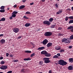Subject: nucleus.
Wrapping results in <instances>:
<instances>
[{
	"label": "nucleus",
	"mask_w": 73,
	"mask_h": 73,
	"mask_svg": "<svg viewBox=\"0 0 73 73\" xmlns=\"http://www.w3.org/2000/svg\"><path fill=\"white\" fill-rule=\"evenodd\" d=\"M58 62V64L60 65H62V66H64V65H66L67 64V63L66 62L62 60L59 61Z\"/></svg>",
	"instance_id": "nucleus-1"
},
{
	"label": "nucleus",
	"mask_w": 73,
	"mask_h": 73,
	"mask_svg": "<svg viewBox=\"0 0 73 73\" xmlns=\"http://www.w3.org/2000/svg\"><path fill=\"white\" fill-rule=\"evenodd\" d=\"M62 43L64 42L65 44H69V43L70 42V41L68 40V39L66 38H63L62 40Z\"/></svg>",
	"instance_id": "nucleus-2"
},
{
	"label": "nucleus",
	"mask_w": 73,
	"mask_h": 73,
	"mask_svg": "<svg viewBox=\"0 0 73 73\" xmlns=\"http://www.w3.org/2000/svg\"><path fill=\"white\" fill-rule=\"evenodd\" d=\"M45 63L48 64L50 62V61L49 60V58H44Z\"/></svg>",
	"instance_id": "nucleus-3"
},
{
	"label": "nucleus",
	"mask_w": 73,
	"mask_h": 73,
	"mask_svg": "<svg viewBox=\"0 0 73 73\" xmlns=\"http://www.w3.org/2000/svg\"><path fill=\"white\" fill-rule=\"evenodd\" d=\"M52 35V33L50 32H47L44 33V36H50Z\"/></svg>",
	"instance_id": "nucleus-4"
},
{
	"label": "nucleus",
	"mask_w": 73,
	"mask_h": 73,
	"mask_svg": "<svg viewBox=\"0 0 73 73\" xmlns=\"http://www.w3.org/2000/svg\"><path fill=\"white\" fill-rule=\"evenodd\" d=\"M48 41L47 39H45L43 41L42 44L43 45H46L48 43Z\"/></svg>",
	"instance_id": "nucleus-5"
},
{
	"label": "nucleus",
	"mask_w": 73,
	"mask_h": 73,
	"mask_svg": "<svg viewBox=\"0 0 73 73\" xmlns=\"http://www.w3.org/2000/svg\"><path fill=\"white\" fill-rule=\"evenodd\" d=\"M13 31L15 33H17L19 31V29L17 28H14L13 29Z\"/></svg>",
	"instance_id": "nucleus-6"
},
{
	"label": "nucleus",
	"mask_w": 73,
	"mask_h": 73,
	"mask_svg": "<svg viewBox=\"0 0 73 73\" xmlns=\"http://www.w3.org/2000/svg\"><path fill=\"white\" fill-rule=\"evenodd\" d=\"M7 68V66H3L0 67L1 69H2L3 70L6 69Z\"/></svg>",
	"instance_id": "nucleus-7"
},
{
	"label": "nucleus",
	"mask_w": 73,
	"mask_h": 73,
	"mask_svg": "<svg viewBox=\"0 0 73 73\" xmlns=\"http://www.w3.org/2000/svg\"><path fill=\"white\" fill-rule=\"evenodd\" d=\"M44 24H47V25H49L50 24V23L48 21H45L43 22Z\"/></svg>",
	"instance_id": "nucleus-8"
},
{
	"label": "nucleus",
	"mask_w": 73,
	"mask_h": 73,
	"mask_svg": "<svg viewBox=\"0 0 73 73\" xmlns=\"http://www.w3.org/2000/svg\"><path fill=\"white\" fill-rule=\"evenodd\" d=\"M12 16H11L10 17L9 19H13V17L15 18L16 16V14H14L13 13H12Z\"/></svg>",
	"instance_id": "nucleus-9"
},
{
	"label": "nucleus",
	"mask_w": 73,
	"mask_h": 73,
	"mask_svg": "<svg viewBox=\"0 0 73 73\" xmlns=\"http://www.w3.org/2000/svg\"><path fill=\"white\" fill-rule=\"evenodd\" d=\"M44 49H45V47H42L38 48L37 50H43Z\"/></svg>",
	"instance_id": "nucleus-10"
},
{
	"label": "nucleus",
	"mask_w": 73,
	"mask_h": 73,
	"mask_svg": "<svg viewBox=\"0 0 73 73\" xmlns=\"http://www.w3.org/2000/svg\"><path fill=\"white\" fill-rule=\"evenodd\" d=\"M68 69L69 70H73V66H70L68 67Z\"/></svg>",
	"instance_id": "nucleus-11"
},
{
	"label": "nucleus",
	"mask_w": 73,
	"mask_h": 73,
	"mask_svg": "<svg viewBox=\"0 0 73 73\" xmlns=\"http://www.w3.org/2000/svg\"><path fill=\"white\" fill-rule=\"evenodd\" d=\"M55 49L56 50H60L61 49V47L60 46H56L55 47Z\"/></svg>",
	"instance_id": "nucleus-12"
},
{
	"label": "nucleus",
	"mask_w": 73,
	"mask_h": 73,
	"mask_svg": "<svg viewBox=\"0 0 73 73\" xmlns=\"http://www.w3.org/2000/svg\"><path fill=\"white\" fill-rule=\"evenodd\" d=\"M68 61L70 63H72L73 62V58H69Z\"/></svg>",
	"instance_id": "nucleus-13"
},
{
	"label": "nucleus",
	"mask_w": 73,
	"mask_h": 73,
	"mask_svg": "<svg viewBox=\"0 0 73 73\" xmlns=\"http://www.w3.org/2000/svg\"><path fill=\"white\" fill-rule=\"evenodd\" d=\"M47 53V52L45 51H43L41 52V54H45V55H46Z\"/></svg>",
	"instance_id": "nucleus-14"
},
{
	"label": "nucleus",
	"mask_w": 73,
	"mask_h": 73,
	"mask_svg": "<svg viewBox=\"0 0 73 73\" xmlns=\"http://www.w3.org/2000/svg\"><path fill=\"white\" fill-rule=\"evenodd\" d=\"M5 42V40L4 39H2L0 40V42L1 44H4Z\"/></svg>",
	"instance_id": "nucleus-15"
},
{
	"label": "nucleus",
	"mask_w": 73,
	"mask_h": 73,
	"mask_svg": "<svg viewBox=\"0 0 73 73\" xmlns=\"http://www.w3.org/2000/svg\"><path fill=\"white\" fill-rule=\"evenodd\" d=\"M52 43L51 42L48 43L47 44V47H49L52 45Z\"/></svg>",
	"instance_id": "nucleus-16"
},
{
	"label": "nucleus",
	"mask_w": 73,
	"mask_h": 73,
	"mask_svg": "<svg viewBox=\"0 0 73 73\" xmlns=\"http://www.w3.org/2000/svg\"><path fill=\"white\" fill-rule=\"evenodd\" d=\"M31 25V23H26L25 25V26L26 27H29Z\"/></svg>",
	"instance_id": "nucleus-17"
},
{
	"label": "nucleus",
	"mask_w": 73,
	"mask_h": 73,
	"mask_svg": "<svg viewBox=\"0 0 73 73\" xmlns=\"http://www.w3.org/2000/svg\"><path fill=\"white\" fill-rule=\"evenodd\" d=\"M62 12V10H59V11L56 13V15H59Z\"/></svg>",
	"instance_id": "nucleus-18"
},
{
	"label": "nucleus",
	"mask_w": 73,
	"mask_h": 73,
	"mask_svg": "<svg viewBox=\"0 0 73 73\" xmlns=\"http://www.w3.org/2000/svg\"><path fill=\"white\" fill-rule=\"evenodd\" d=\"M45 56L46 57H50V56H51V54H49L48 53V52H47V53H46V55H45Z\"/></svg>",
	"instance_id": "nucleus-19"
},
{
	"label": "nucleus",
	"mask_w": 73,
	"mask_h": 73,
	"mask_svg": "<svg viewBox=\"0 0 73 73\" xmlns=\"http://www.w3.org/2000/svg\"><path fill=\"white\" fill-rule=\"evenodd\" d=\"M31 60V59L30 58H24V61H28L29 60Z\"/></svg>",
	"instance_id": "nucleus-20"
},
{
	"label": "nucleus",
	"mask_w": 73,
	"mask_h": 73,
	"mask_svg": "<svg viewBox=\"0 0 73 73\" xmlns=\"http://www.w3.org/2000/svg\"><path fill=\"white\" fill-rule=\"evenodd\" d=\"M59 57L57 55L54 56L53 57V58H58Z\"/></svg>",
	"instance_id": "nucleus-21"
},
{
	"label": "nucleus",
	"mask_w": 73,
	"mask_h": 73,
	"mask_svg": "<svg viewBox=\"0 0 73 73\" xmlns=\"http://www.w3.org/2000/svg\"><path fill=\"white\" fill-rule=\"evenodd\" d=\"M24 7H25V5H21L19 7V9H23V8H24Z\"/></svg>",
	"instance_id": "nucleus-22"
},
{
	"label": "nucleus",
	"mask_w": 73,
	"mask_h": 73,
	"mask_svg": "<svg viewBox=\"0 0 73 73\" xmlns=\"http://www.w3.org/2000/svg\"><path fill=\"white\" fill-rule=\"evenodd\" d=\"M55 6L56 8L57 9L58 8V4L57 3H56L55 4Z\"/></svg>",
	"instance_id": "nucleus-23"
},
{
	"label": "nucleus",
	"mask_w": 73,
	"mask_h": 73,
	"mask_svg": "<svg viewBox=\"0 0 73 73\" xmlns=\"http://www.w3.org/2000/svg\"><path fill=\"white\" fill-rule=\"evenodd\" d=\"M5 20V18H2L1 19H0V21H4Z\"/></svg>",
	"instance_id": "nucleus-24"
},
{
	"label": "nucleus",
	"mask_w": 73,
	"mask_h": 73,
	"mask_svg": "<svg viewBox=\"0 0 73 73\" xmlns=\"http://www.w3.org/2000/svg\"><path fill=\"white\" fill-rule=\"evenodd\" d=\"M72 28H73V26H71L67 28V29H72Z\"/></svg>",
	"instance_id": "nucleus-25"
},
{
	"label": "nucleus",
	"mask_w": 73,
	"mask_h": 73,
	"mask_svg": "<svg viewBox=\"0 0 73 73\" xmlns=\"http://www.w3.org/2000/svg\"><path fill=\"white\" fill-rule=\"evenodd\" d=\"M53 20H54V19H53V18H51L49 19V21H50V22H52Z\"/></svg>",
	"instance_id": "nucleus-26"
},
{
	"label": "nucleus",
	"mask_w": 73,
	"mask_h": 73,
	"mask_svg": "<svg viewBox=\"0 0 73 73\" xmlns=\"http://www.w3.org/2000/svg\"><path fill=\"white\" fill-rule=\"evenodd\" d=\"M25 52L27 53H31V51H25Z\"/></svg>",
	"instance_id": "nucleus-27"
},
{
	"label": "nucleus",
	"mask_w": 73,
	"mask_h": 73,
	"mask_svg": "<svg viewBox=\"0 0 73 73\" xmlns=\"http://www.w3.org/2000/svg\"><path fill=\"white\" fill-rule=\"evenodd\" d=\"M31 44V45H32L33 46V47H32V48H35V44H33V43L32 42H31L30 43Z\"/></svg>",
	"instance_id": "nucleus-28"
},
{
	"label": "nucleus",
	"mask_w": 73,
	"mask_h": 73,
	"mask_svg": "<svg viewBox=\"0 0 73 73\" xmlns=\"http://www.w3.org/2000/svg\"><path fill=\"white\" fill-rule=\"evenodd\" d=\"M18 13V12H17L15 11H13L12 13H13V14H14V15H16V14H17Z\"/></svg>",
	"instance_id": "nucleus-29"
},
{
	"label": "nucleus",
	"mask_w": 73,
	"mask_h": 73,
	"mask_svg": "<svg viewBox=\"0 0 73 73\" xmlns=\"http://www.w3.org/2000/svg\"><path fill=\"white\" fill-rule=\"evenodd\" d=\"M24 70H25L23 68L21 70V72H22V73H25V71Z\"/></svg>",
	"instance_id": "nucleus-30"
},
{
	"label": "nucleus",
	"mask_w": 73,
	"mask_h": 73,
	"mask_svg": "<svg viewBox=\"0 0 73 73\" xmlns=\"http://www.w3.org/2000/svg\"><path fill=\"white\" fill-rule=\"evenodd\" d=\"M69 24L73 23V20H70L69 22Z\"/></svg>",
	"instance_id": "nucleus-31"
},
{
	"label": "nucleus",
	"mask_w": 73,
	"mask_h": 73,
	"mask_svg": "<svg viewBox=\"0 0 73 73\" xmlns=\"http://www.w3.org/2000/svg\"><path fill=\"white\" fill-rule=\"evenodd\" d=\"M5 8V6H2L1 7V9H4Z\"/></svg>",
	"instance_id": "nucleus-32"
},
{
	"label": "nucleus",
	"mask_w": 73,
	"mask_h": 73,
	"mask_svg": "<svg viewBox=\"0 0 73 73\" xmlns=\"http://www.w3.org/2000/svg\"><path fill=\"white\" fill-rule=\"evenodd\" d=\"M68 19H69V17L67 16L65 18V20L66 21H67L68 20Z\"/></svg>",
	"instance_id": "nucleus-33"
},
{
	"label": "nucleus",
	"mask_w": 73,
	"mask_h": 73,
	"mask_svg": "<svg viewBox=\"0 0 73 73\" xmlns=\"http://www.w3.org/2000/svg\"><path fill=\"white\" fill-rule=\"evenodd\" d=\"M70 40H72L73 39V35H72L71 36H70Z\"/></svg>",
	"instance_id": "nucleus-34"
},
{
	"label": "nucleus",
	"mask_w": 73,
	"mask_h": 73,
	"mask_svg": "<svg viewBox=\"0 0 73 73\" xmlns=\"http://www.w3.org/2000/svg\"><path fill=\"white\" fill-rule=\"evenodd\" d=\"M69 19L70 20H73V16H70L69 17Z\"/></svg>",
	"instance_id": "nucleus-35"
},
{
	"label": "nucleus",
	"mask_w": 73,
	"mask_h": 73,
	"mask_svg": "<svg viewBox=\"0 0 73 73\" xmlns=\"http://www.w3.org/2000/svg\"><path fill=\"white\" fill-rule=\"evenodd\" d=\"M34 56H35V53H33L31 55V57H33Z\"/></svg>",
	"instance_id": "nucleus-36"
},
{
	"label": "nucleus",
	"mask_w": 73,
	"mask_h": 73,
	"mask_svg": "<svg viewBox=\"0 0 73 73\" xmlns=\"http://www.w3.org/2000/svg\"><path fill=\"white\" fill-rule=\"evenodd\" d=\"M1 64H5V62L3 60L1 61V62L0 63Z\"/></svg>",
	"instance_id": "nucleus-37"
},
{
	"label": "nucleus",
	"mask_w": 73,
	"mask_h": 73,
	"mask_svg": "<svg viewBox=\"0 0 73 73\" xmlns=\"http://www.w3.org/2000/svg\"><path fill=\"white\" fill-rule=\"evenodd\" d=\"M5 12V10H0V12L1 13L4 12Z\"/></svg>",
	"instance_id": "nucleus-38"
},
{
	"label": "nucleus",
	"mask_w": 73,
	"mask_h": 73,
	"mask_svg": "<svg viewBox=\"0 0 73 73\" xmlns=\"http://www.w3.org/2000/svg\"><path fill=\"white\" fill-rule=\"evenodd\" d=\"M43 64V62H42V61H40L39 63V65H42V64Z\"/></svg>",
	"instance_id": "nucleus-39"
},
{
	"label": "nucleus",
	"mask_w": 73,
	"mask_h": 73,
	"mask_svg": "<svg viewBox=\"0 0 73 73\" xmlns=\"http://www.w3.org/2000/svg\"><path fill=\"white\" fill-rule=\"evenodd\" d=\"M64 50L61 49L60 50V53H62V52H64Z\"/></svg>",
	"instance_id": "nucleus-40"
},
{
	"label": "nucleus",
	"mask_w": 73,
	"mask_h": 73,
	"mask_svg": "<svg viewBox=\"0 0 73 73\" xmlns=\"http://www.w3.org/2000/svg\"><path fill=\"white\" fill-rule=\"evenodd\" d=\"M26 14H31V13L29 11H27V12L26 13Z\"/></svg>",
	"instance_id": "nucleus-41"
},
{
	"label": "nucleus",
	"mask_w": 73,
	"mask_h": 73,
	"mask_svg": "<svg viewBox=\"0 0 73 73\" xmlns=\"http://www.w3.org/2000/svg\"><path fill=\"white\" fill-rule=\"evenodd\" d=\"M55 26H56V25H53L51 27V28H54V27Z\"/></svg>",
	"instance_id": "nucleus-42"
},
{
	"label": "nucleus",
	"mask_w": 73,
	"mask_h": 73,
	"mask_svg": "<svg viewBox=\"0 0 73 73\" xmlns=\"http://www.w3.org/2000/svg\"><path fill=\"white\" fill-rule=\"evenodd\" d=\"M23 18H24L25 19H28L29 18L27 17V16H25L23 17Z\"/></svg>",
	"instance_id": "nucleus-43"
},
{
	"label": "nucleus",
	"mask_w": 73,
	"mask_h": 73,
	"mask_svg": "<svg viewBox=\"0 0 73 73\" xmlns=\"http://www.w3.org/2000/svg\"><path fill=\"white\" fill-rule=\"evenodd\" d=\"M62 29V27H60L58 28V30H61V29Z\"/></svg>",
	"instance_id": "nucleus-44"
},
{
	"label": "nucleus",
	"mask_w": 73,
	"mask_h": 73,
	"mask_svg": "<svg viewBox=\"0 0 73 73\" xmlns=\"http://www.w3.org/2000/svg\"><path fill=\"white\" fill-rule=\"evenodd\" d=\"M12 73V71H9L7 73Z\"/></svg>",
	"instance_id": "nucleus-45"
},
{
	"label": "nucleus",
	"mask_w": 73,
	"mask_h": 73,
	"mask_svg": "<svg viewBox=\"0 0 73 73\" xmlns=\"http://www.w3.org/2000/svg\"><path fill=\"white\" fill-rule=\"evenodd\" d=\"M18 61H19V60H15L14 61V62H18Z\"/></svg>",
	"instance_id": "nucleus-46"
},
{
	"label": "nucleus",
	"mask_w": 73,
	"mask_h": 73,
	"mask_svg": "<svg viewBox=\"0 0 73 73\" xmlns=\"http://www.w3.org/2000/svg\"><path fill=\"white\" fill-rule=\"evenodd\" d=\"M41 30V29L40 28H38L37 29V31H40Z\"/></svg>",
	"instance_id": "nucleus-47"
},
{
	"label": "nucleus",
	"mask_w": 73,
	"mask_h": 73,
	"mask_svg": "<svg viewBox=\"0 0 73 73\" xmlns=\"http://www.w3.org/2000/svg\"><path fill=\"white\" fill-rule=\"evenodd\" d=\"M68 48L69 49H71V48H72V46H70L68 47Z\"/></svg>",
	"instance_id": "nucleus-48"
},
{
	"label": "nucleus",
	"mask_w": 73,
	"mask_h": 73,
	"mask_svg": "<svg viewBox=\"0 0 73 73\" xmlns=\"http://www.w3.org/2000/svg\"><path fill=\"white\" fill-rule=\"evenodd\" d=\"M4 36V34H0V37H2V36Z\"/></svg>",
	"instance_id": "nucleus-49"
},
{
	"label": "nucleus",
	"mask_w": 73,
	"mask_h": 73,
	"mask_svg": "<svg viewBox=\"0 0 73 73\" xmlns=\"http://www.w3.org/2000/svg\"><path fill=\"white\" fill-rule=\"evenodd\" d=\"M8 56H9V53H6V56L7 57H8Z\"/></svg>",
	"instance_id": "nucleus-50"
},
{
	"label": "nucleus",
	"mask_w": 73,
	"mask_h": 73,
	"mask_svg": "<svg viewBox=\"0 0 73 73\" xmlns=\"http://www.w3.org/2000/svg\"><path fill=\"white\" fill-rule=\"evenodd\" d=\"M57 55L58 56H60V53L57 54Z\"/></svg>",
	"instance_id": "nucleus-51"
},
{
	"label": "nucleus",
	"mask_w": 73,
	"mask_h": 73,
	"mask_svg": "<svg viewBox=\"0 0 73 73\" xmlns=\"http://www.w3.org/2000/svg\"><path fill=\"white\" fill-rule=\"evenodd\" d=\"M9 56L11 57H13V55L12 54H10Z\"/></svg>",
	"instance_id": "nucleus-52"
},
{
	"label": "nucleus",
	"mask_w": 73,
	"mask_h": 73,
	"mask_svg": "<svg viewBox=\"0 0 73 73\" xmlns=\"http://www.w3.org/2000/svg\"><path fill=\"white\" fill-rule=\"evenodd\" d=\"M2 59H3V57L1 56L0 57V60H2Z\"/></svg>",
	"instance_id": "nucleus-53"
},
{
	"label": "nucleus",
	"mask_w": 73,
	"mask_h": 73,
	"mask_svg": "<svg viewBox=\"0 0 73 73\" xmlns=\"http://www.w3.org/2000/svg\"><path fill=\"white\" fill-rule=\"evenodd\" d=\"M33 4H34V3L33 2L30 3L31 5H33Z\"/></svg>",
	"instance_id": "nucleus-54"
},
{
	"label": "nucleus",
	"mask_w": 73,
	"mask_h": 73,
	"mask_svg": "<svg viewBox=\"0 0 73 73\" xmlns=\"http://www.w3.org/2000/svg\"><path fill=\"white\" fill-rule=\"evenodd\" d=\"M21 38V36H20L19 37H18V38H19V39H20V38Z\"/></svg>",
	"instance_id": "nucleus-55"
},
{
	"label": "nucleus",
	"mask_w": 73,
	"mask_h": 73,
	"mask_svg": "<svg viewBox=\"0 0 73 73\" xmlns=\"http://www.w3.org/2000/svg\"><path fill=\"white\" fill-rule=\"evenodd\" d=\"M48 73H52V70H50L49 71Z\"/></svg>",
	"instance_id": "nucleus-56"
},
{
	"label": "nucleus",
	"mask_w": 73,
	"mask_h": 73,
	"mask_svg": "<svg viewBox=\"0 0 73 73\" xmlns=\"http://www.w3.org/2000/svg\"><path fill=\"white\" fill-rule=\"evenodd\" d=\"M26 0H23L22 1L23 3H25V1H26Z\"/></svg>",
	"instance_id": "nucleus-57"
},
{
	"label": "nucleus",
	"mask_w": 73,
	"mask_h": 73,
	"mask_svg": "<svg viewBox=\"0 0 73 73\" xmlns=\"http://www.w3.org/2000/svg\"><path fill=\"white\" fill-rule=\"evenodd\" d=\"M16 7H17V5H15L14 6V8H16Z\"/></svg>",
	"instance_id": "nucleus-58"
},
{
	"label": "nucleus",
	"mask_w": 73,
	"mask_h": 73,
	"mask_svg": "<svg viewBox=\"0 0 73 73\" xmlns=\"http://www.w3.org/2000/svg\"><path fill=\"white\" fill-rule=\"evenodd\" d=\"M70 31H71V32H73V29H71Z\"/></svg>",
	"instance_id": "nucleus-59"
},
{
	"label": "nucleus",
	"mask_w": 73,
	"mask_h": 73,
	"mask_svg": "<svg viewBox=\"0 0 73 73\" xmlns=\"http://www.w3.org/2000/svg\"><path fill=\"white\" fill-rule=\"evenodd\" d=\"M41 1L42 2H45V0H42Z\"/></svg>",
	"instance_id": "nucleus-60"
},
{
	"label": "nucleus",
	"mask_w": 73,
	"mask_h": 73,
	"mask_svg": "<svg viewBox=\"0 0 73 73\" xmlns=\"http://www.w3.org/2000/svg\"><path fill=\"white\" fill-rule=\"evenodd\" d=\"M59 36H63V34H59Z\"/></svg>",
	"instance_id": "nucleus-61"
},
{
	"label": "nucleus",
	"mask_w": 73,
	"mask_h": 73,
	"mask_svg": "<svg viewBox=\"0 0 73 73\" xmlns=\"http://www.w3.org/2000/svg\"><path fill=\"white\" fill-rule=\"evenodd\" d=\"M71 9H72V10H73V7H71Z\"/></svg>",
	"instance_id": "nucleus-62"
},
{
	"label": "nucleus",
	"mask_w": 73,
	"mask_h": 73,
	"mask_svg": "<svg viewBox=\"0 0 73 73\" xmlns=\"http://www.w3.org/2000/svg\"><path fill=\"white\" fill-rule=\"evenodd\" d=\"M38 73H42V72H38Z\"/></svg>",
	"instance_id": "nucleus-63"
},
{
	"label": "nucleus",
	"mask_w": 73,
	"mask_h": 73,
	"mask_svg": "<svg viewBox=\"0 0 73 73\" xmlns=\"http://www.w3.org/2000/svg\"><path fill=\"white\" fill-rule=\"evenodd\" d=\"M0 73H3V72H0Z\"/></svg>",
	"instance_id": "nucleus-64"
}]
</instances>
